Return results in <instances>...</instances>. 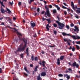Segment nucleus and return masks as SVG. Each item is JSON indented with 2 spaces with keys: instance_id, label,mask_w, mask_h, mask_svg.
<instances>
[{
  "instance_id": "f257e3e1",
  "label": "nucleus",
  "mask_w": 80,
  "mask_h": 80,
  "mask_svg": "<svg viewBox=\"0 0 80 80\" xmlns=\"http://www.w3.org/2000/svg\"><path fill=\"white\" fill-rule=\"evenodd\" d=\"M18 38L21 41H23L24 42V45H23V44H21L20 45V47L18 48V50H25V48L27 47V40L25 39V38H21L20 36H18Z\"/></svg>"
},
{
  "instance_id": "f03ea898",
  "label": "nucleus",
  "mask_w": 80,
  "mask_h": 80,
  "mask_svg": "<svg viewBox=\"0 0 80 80\" xmlns=\"http://www.w3.org/2000/svg\"><path fill=\"white\" fill-rule=\"evenodd\" d=\"M45 8H46V12L45 13L44 15H47L48 17H51V14L50 13V11H49V9L47 7V6H45Z\"/></svg>"
},
{
  "instance_id": "7ed1b4c3",
  "label": "nucleus",
  "mask_w": 80,
  "mask_h": 80,
  "mask_svg": "<svg viewBox=\"0 0 80 80\" xmlns=\"http://www.w3.org/2000/svg\"><path fill=\"white\" fill-rule=\"evenodd\" d=\"M56 22L58 24V25L59 26V28L60 29H62L63 28V27H65V24L63 23L60 22L59 21H56Z\"/></svg>"
},
{
  "instance_id": "20e7f679",
  "label": "nucleus",
  "mask_w": 80,
  "mask_h": 80,
  "mask_svg": "<svg viewBox=\"0 0 80 80\" xmlns=\"http://www.w3.org/2000/svg\"><path fill=\"white\" fill-rule=\"evenodd\" d=\"M13 30H14L15 31H14V32H15L18 35V36L19 37H22V34L21 33L19 32L18 30L16 29L15 28H13Z\"/></svg>"
},
{
  "instance_id": "39448f33",
  "label": "nucleus",
  "mask_w": 80,
  "mask_h": 80,
  "mask_svg": "<svg viewBox=\"0 0 80 80\" xmlns=\"http://www.w3.org/2000/svg\"><path fill=\"white\" fill-rule=\"evenodd\" d=\"M46 63V62H45V61H43L42 62H41V61H39V64H40V65H42V66L44 67H45V65Z\"/></svg>"
},
{
  "instance_id": "423d86ee",
  "label": "nucleus",
  "mask_w": 80,
  "mask_h": 80,
  "mask_svg": "<svg viewBox=\"0 0 80 80\" xmlns=\"http://www.w3.org/2000/svg\"><path fill=\"white\" fill-rule=\"evenodd\" d=\"M74 28H75V29H73L74 31V32H77V33H78V31H79L78 28L77 26H75Z\"/></svg>"
},
{
  "instance_id": "0eeeda50",
  "label": "nucleus",
  "mask_w": 80,
  "mask_h": 80,
  "mask_svg": "<svg viewBox=\"0 0 80 80\" xmlns=\"http://www.w3.org/2000/svg\"><path fill=\"white\" fill-rule=\"evenodd\" d=\"M37 79L38 80H42V78L40 77V74H39L37 76Z\"/></svg>"
},
{
  "instance_id": "6e6552de",
  "label": "nucleus",
  "mask_w": 80,
  "mask_h": 80,
  "mask_svg": "<svg viewBox=\"0 0 80 80\" xmlns=\"http://www.w3.org/2000/svg\"><path fill=\"white\" fill-rule=\"evenodd\" d=\"M62 35H63V36H70V34L66 33L65 32H64L62 33Z\"/></svg>"
},
{
  "instance_id": "1a4fd4ad",
  "label": "nucleus",
  "mask_w": 80,
  "mask_h": 80,
  "mask_svg": "<svg viewBox=\"0 0 80 80\" xmlns=\"http://www.w3.org/2000/svg\"><path fill=\"white\" fill-rule=\"evenodd\" d=\"M71 6L72 7L73 9L75 10V7H74V3H73V2H71Z\"/></svg>"
},
{
  "instance_id": "9d476101",
  "label": "nucleus",
  "mask_w": 80,
  "mask_h": 80,
  "mask_svg": "<svg viewBox=\"0 0 80 80\" xmlns=\"http://www.w3.org/2000/svg\"><path fill=\"white\" fill-rule=\"evenodd\" d=\"M70 37H71L72 38L74 39V40H77V38H76V36L75 35H72L71 36V35H70Z\"/></svg>"
},
{
  "instance_id": "9b49d317",
  "label": "nucleus",
  "mask_w": 80,
  "mask_h": 80,
  "mask_svg": "<svg viewBox=\"0 0 80 80\" xmlns=\"http://www.w3.org/2000/svg\"><path fill=\"white\" fill-rule=\"evenodd\" d=\"M20 48H18L17 51H16L15 52V53H17V52H23L24 51H25V50H20L21 49H19V50H18V49Z\"/></svg>"
},
{
  "instance_id": "f8f14e48",
  "label": "nucleus",
  "mask_w": 80,
  "mask_h": 80,
  "mask_svg": "<svg viewBox=\"0 0 80 80\" xmlns=\"http://www.w3.org/2000/svg\"><path fill=\"white\" fill-rule=\"evenodd\" d=\"M8 18V20H9V23H11V24H12V20H11V19H10V17H6V20H7V18Z\"/></svg>"
},
{
  "instance_id": "ddd939ff",
  "label": "nucleus",
  "mask_w": 80,
  "mask_h": 80,
  "mask_svg": "<svg viewBox=\"0 0 80 80\" xmlns=\"http://www.w3.org/2000/svg\"><path fill=\"white\" fill-rule=\"evenodd\" d=\"M1 13H5V10H4L3 8H2V7H1Z\"/></svg>"
},
{
  "instance_id": "4468645a",
  "label": "nucleus",
  "mask_w": 80,
  "mask_h": 80,
  "mask_svg": "<svg viewBox=\"0 0 80 80\" xmlns=\"http://www.w3.org/2000/svg\"><path fill=\"white\" fill-rule=\"evenodd\" d=\"M31 25L32 27H34L36 25L35 23H32L31 22Z\"/></svg>"
},
{
  "instance_id": "2eb2a0df",
  "label": "nucleus",
  "mask_w": 80,
  "mask_h": 80,
  "mask_svg": "<svg viewBox=\"0 0 80 80\" xmlns=\"http://www.w3.org/2000/svg\"><path fill=\"white\" fill-rule=\"evenodd\" d=\"M45 20L48 22V23H51V19H50V18H49V19L45 18Z\"/></svg>"
},
{
  "instance_id": "dca6fc26",
  "label": "nucleus",
  "mask_w": 80,
  "mask_h": 80,
  "mask_svg": "<svg viewBox=\"0 0 80 80\" xmlns=\"http://www.w3.org/2000/svg\"><path fill=\"white\" fill-rule=\"evenodd\" d=\"M60 59L58 58L57 62V65H59L60 64Z\"/></svg>"
},
{
  "instance_id": "f3484780",
  "label": "nucleus",
  "mask_w": 80,
  "mask_h": 80,
  "mask_svg": "<svg viewBox=\"0 0 80 80\" xmlns=\"http://www.w3.org/2000/svg\"><path fill=\"white\" fill-rule=\"evenodd\" d=\"M26 52L27 56H29V53L28 52V48H27L26 50Z\"/></svg>"
},
{
  "instance_id": "a211bd4d",
  "label": "nucleus",
  "mask_w": 80,
  "mask_h": 80,
  "mask_svg": "<svg viewBox=\"0 0 80 80\" xmlns=\"http://www.w3.org/2000/svg\"><path fill=\"white\" fill-rule=\"evenodd\" d=\"M6 10H7V11H8V13H9V14H10V13H12V12L10 11V10L9 9L7 8H6Z\"/></svg>"
},
{
  "instance_id": "6ab92c4d",
  "label": "nucleus",
  "mask_w": 80,
  "mask_h": 80,
  "mask_svg": "<svg viewBox=\"0 0 80 80\" xmlns=\"http://www.w3.org/2000/svg\"><path fill=\"white\" fill-rule=\"evenodd\" d=\"M46 75V73L45 72H42L41 73V76H42V77H44Z\"/></svg>"
},
{
  "instance_id": "aec40b11",
  "label": "nucleus",
  "mask_w": 80,
  "mask_h": 80,
  "mask_svg": "<svg viewBox=\"0 0 80 80\" xmlns=\"http://www.w3.org/2000/svg\"><path fill=\"white\" fill-rule=\"evenodd\" d=\"M49 24H48L46 26V28L47 29V30L48 31H49V28L48 27H49Z\"/></svg>"
},
{
  "instance_id": "412c9836",
  "label": "nucleus",
  "mask_w": 80,
  "mask_h": 80,
  "mask_svg": "<svg viewBox=\"0 0 80 80\" xmlns=\"http://www.w3.org/2000/svg\"><path fill=\"white\" fill-rule=\"evenodd\" d=\"M64 57H65L63 56H61V57L60 58V60H63V59H64Z\"/></svg>"
},
{
  "instance_id": "4be33fe9",
  "label": "nucleus",
  "mask_w": 80,
  "mask_h": 80,
  "mask_svg": "<svg viewBox=\"0 0 80 80\" xmlns=\"http://www.w3.org/2000/svg\"><path fill=\"white\" fill-rule=\"evenodd\" d=\"M38 68V66H36V67L34 68V71L35 72H37V71L38 70V69H37V68Z\"/></svg>"
},
{
  "instance_id": "5701e85b",
  "label": "nucleus",
  "mask_w": 80,
  "mask_h": 80,
  "mask_svg": "<svg viewBox=\"0 0 80 80\" xmlns=\"http://www.w3.org/2000/svg\"><path fill=\"white\" fill-rule=\"evenodd\" d=\"M77 64V62H74L72 64V66L73 67H76V65Z\"/></svg>"
},
{
  "instance_id": "b1692460",
  "label": "nucleus",
  "mask_w": 80,
  "mask_h": 80,
  "mask_svg": "<svg viewBox=\"0 0 80 80\" xmlns=\"http://www.w3.org/2000/svg\"><path fill=\"white\" fill-rule=\"evenodd\" d=\"M3 2H1V0H0V3L1 5L2 6H3V7H5L4 5H3Z\"/></svg>"
},
{
  "instance_id": "393cba45",
  "label": "nucleus",
  "mask_w": 80,
  "mask_h": 80,
  "mask_svg": "<svg viewBox=\"0 0 80 80\" xmlns=\"http://www.w3.org/2000/svg\"><path fill=\"white\" fill-rule=\"evenodd\" d=\"M75 46L77 50H80V46L78 45H76Z\"/></svg>"
},
{
  "instance_id": "a878e982",
  "label": "nucleus",
  "mask_w": 80,
  "mask_h": 80,
  "mask_svg": "<svg viewBox=\"0 0 80 80\" xmlns=\"http://www.w3.org/2000/svg\"><path fill=\"white\" fill-rule=\"evenodd\" d=\"M53 13H56L57 10L56 9H53L52 12Z\"/></svg>"
},
{
  "instance_id": "bb28decb",
  "label": "nucleus",
  "mask_w": 80,
  "mask_h": 80,
  "mask_svg": "<svg viewBox=\"0 0 80 80\" xmlns=\"http://www.w3.org/2000/svg\"><path fill=\"white\" fill-rule=\"evenodd\" d=\"M31 60L32 61H33L35 60L34 56H32L31 57Z\"/></svg>"
},
{
  "instance_id": "cd10ccee",
  "label": "nucleus",
  "mask_w": 80,
  "mask_h": 80,
  "mask_svg": "<svg viewBox=\"0 0 80 80\" xmlns=\"http://www.w3.org/2000/svg\"><path fill=\"white\" fill-rule=\"evenodd\" d=\"M63 40L64 41V42H68V40H67V38H64L63 39Z\"/></svg>"
},
{
  "instance_id": "c85d7f7f",
  "label": "nucleus",
  "mask_w": 80,
  "mask_h": 80,
  "mask_svg": "<svg viewBox=\"0 0 80 80\" xmlns=\"http://www.w3.org/2000/svg\"><path fill=\"white\" fill-rule=\"evenodd\" d=\"M75 48L74 47H73L72 48V52H75Z\"/></svg>"
},
{
  "instance_id": "c756f323",
  "label": "nucleus",
  "mask_w": 80,
  "mask_h": 80,
  "mask_svg": "<svg viewBox=\"0 0 80 80\" xmlns=\"http://www.w3.org/2000/svg\"><path fill=\"white\" fill-rule=\"evenodd\" d=\"M9 3L10 5H11V6H12L13 5V2L12 1V2H9Z\"/></svg>"
},
{
  "instance_id": "7c9ffc66",
  "label": "nucleus",
  "mask_w": 80,
  "mask_h": 80,
  "mask_svg": "<svg viewBox=\"0 0 80 80\" xmlns=\"http://www.w3.org/2000/svg\"><path fill=\"white\" fill-rule=\"evenodd\" d=\"M62 8H63V9H68V8L67 7H66L63 6H62Z\"/></svg>"
},
{
  "instance_id": "2f4dec72",
  "label": "nucleus",
  "mask_w": 80,
  "mask_h": 80,
  "mask_svg": "<svg viewBox=\"0 0 80 80\" xmlns=\"http://www.w3.org/2000/svg\"><path fill=\"white\" fill-rule=\"evenodd\" d=\"M76 44L80 45V41H77L76 42Z\"/></svg>"
},
{
  "instance_id": "473e14b6",
  "label": "nucleus",
  "mask_w": 80,
  "mask_h": 80,
  "mask_svg": "<svg viewBox=\"0 0 80 80\" xmlns=\"http://www.w3.org/2000/svg\"><path fill=\"white\" fill-rule=\"evenodd\" d=\"M53 25L54 27H57V24L55 23H54L53 24Z\"/></svg>"
},
{
  "instance_id": "72a5a7b5",
  "label": "nucleus",
  "mask_w": 80,
  "mask_h": 80,
  "mask_svg": "<svg viewBox=\"0 0 80 80\" xmlns=\"http://www.w3.org/2000/svg\"><path fill=\"white\" fill-rule=\"evenodd\" d=\"M35 61H38V57H36L34 59Z\"/></svg>"
},
{
  "instance_id": "f704fd0d",
  "label": "nucleus",
  "mask_w": 80,
  "mask_h": 80,
  "mask_svg": "<svg viewBox=\"0 0 80 80\" xmlns=\"http://www.w3.org/2000/svg\"><path fill=\"white\" fill-rule=\"evenodd\" d=\"M76 11L78 13H80V10H77Z\"/></svg>"
},
{
  "instance_id": "c9c22d12",
  "label": "nucleus",
  "mask_w": 80,
  "mask_h": 80,
  "mask_svg": "<svg viewBox=\"0 0 80 80\" xmlns=\"http://www.w3.org/2000/svg\"><path fill=\"white\" fill-rule=\"evenodd\" d=\"M66 27L67 29H69L70 28V26L68 25L66 26Z\"/></svg>"
},
{
  "instance_id": "e433bc0d",
  "label": "nucleus",
  "mask_w": 80,
  "mask_h": 80,
  "mask_svg": "<svg viewBox=\"0 0 80 80\" xmlns=\"http://www.w3.org/2000/svg\"><path fill=\"white\" fill-rule=\"evenodd\" d=\"M23 74L26 77H28V74H27L26 73H25V72H24Z\"/></svg>"
},
{
  "instance_id": "4c0bfd02",
  "label": "nucleus",
  "mask_w": 80,
  "mask_h": 80,
  "mask_svg": "<svg viewBox=\"0 0 80 80\" xmlns=\"http://www.w3.org/2000/svg\"><path fill=\"white\" fill-rule=\"evenodd\" d=\"M58 76L59 77H63V74H58Z\"/></svg>"
},
{
  "instance_id": "58836bf2",
  "label": "nucleus",
  "mask_w": 80,
  "mask_h": 80,
  "mask_svg": "<svg viewBox=\"0 0 80 80\" xmlns=\"http://www.w3.org/2000/svg\"><path fill=\"white\" fill-rule=\"evenodd\" d=\"M64 13L65 15H67V11H64Z\"/></svg>"
},
{
  "instance_id": "ea45409f",
  "label": "nucleus",
  "mask_w": 80,
  "mask_h": 80,
  "mask_svg": "<svg viewBox=\"0 0 80 80\" xmlns=\"http://www.w3.org/2000/svg\"><path fill=\"white\" fill-rule=\"evenodd\" d=\"M76 68H78V67H79V65H78V64H76Z\"/></svg>"
},
{
  "instance_id": "a19ab883",
  "label": "nucleus",
  "mask_w": 80,
  "mask_h": 80,
  "mask_svg": "<svg viewBox=\"0 0 80 80\" xmlns=\"http://www.w3.org/2000/svg\"><path fill=\"white\" fill-rule=\"evenodd\" d=\"M67 78L68 79V80H69L70 78V76H68Z\"/></svg>"
},
{
  "instance_id": "79ce46f5",
  "label": "nucleus",
  "mask_w": 80,
  "mask_h": 80,
  "mask_svg": "<svg viewBox=\"0 0 80 80\" xmlns=\"http://www.w3.org/2000/svg\"><path fill=\"white\" fill-rule=\"evenodd\" d=\"M18 5H19V6H20L22 5V3H21V2H20L18 3Z\"/></svg>"
},
{
  "instance_id": "37998d69",
  "label": "nucleus",
  "mask_w": 80,
  "mask_h": 80,
  "mask_svg": "<svg viewBox=\"0 0 80 80\" xmlns=\"http://www.w3.org/2000/svg\"><path fill=\"white\" fill-rule=\"evenodd\" d=\"M70 26L71 27H73V26H74V24H73V23H72L71 24Z\"/></svg>"
},
{
  "instance_id": "c03bdc74",
  "label": "nucleus",
  "mask_w": 80,
  "mask_h": 80,
  "mask_svg": "<svg viewBox=\"0 0 80 80\" xmlns=\"http://www.w3.org/2000/svg\"><path fill=\"white\" fill-rule=\"evenodd\" d=\"M26 72L27 73H28V74H30V72H29V71L28 70L26 71Z\"/></svg>"
},
{
  "instance_id": "a18cd8bd",
  "label": "nucleus",
  "mask_w": 80,
  "mask_h": 80,
  "mask_svg": "<svg viewBox=\"0 0 80 80\" xmlns=\"http://www.w3.org/2000/svg\"><path fill=\"white\" fill-rule=\"evenodd\" d=\"M63 4L64 5H65V6H66V7H67V6H68V5H67V4H66V3H65V2H63Z\"/></svg>"
},
{
  "instance_id": "49530a36",
  "label": "nucleus",
  "mask_w": 80,
  "mask_h": 80,
  "mask_svg": "<svg viewBox=\"0 0 80 80\" xmlns=\"http://www.w3.org/2000/svg\"><path fill=\"white\" fill-rule=\"evenodd\" d=\"M37 11L38 12H40V8H38L37 9Z\"/></svg>"
},
{
  "instance_id": "de8ad7c7",
  "label": "nucleus",
  "mask_w": 80,
  "mask_h": 80,
  "mask_svg": "<svg viewBox=\"0 0 80 80\" xmlns=\"http://www.w3.org/2000/svg\"><path fill=\"white\" fill-rule=\"evenodd\" d=\"M2 69L1 68H0V73H2Z\"/></svg>"
},
{
  "instance_id": "09e8293b",
  "label": "nucleus",
  "mask_w": 80,
  "mask_h": 80,
  "mask_svg": "<svg viewBox=\"0 0 80 80\" xmlns=\"http://www.w3.org/2000/svg\"><path fill=\"white\" fill-rule=\"evenodd\" d=\"M67 11H68V12H70L71 10L70 9L68 8Z\"/></svg>"
},
{
  "instance_id": "8fccbe9b",
  "label": "nucleus",
  "mask_w": 80,
  "mask_h": 80,
  "mask_svg": "<svg viewBox=\"0 0 80 80\" xmlns=\"http://www.w3.org/2000/svg\"><path fill=\"white\" fill-rule=\"evenodd\" d=\"M20 56L22 58H23V54H22L20 55Z\"/></svg>"
},
{
  "instance_id": "3c124183",
  "label": "nucleus",
  "mask_w": 80,
  "mask_h": 80,
  "mask_svg": "<svg viewBox=\"0 0 80 80\" xmlns=\"http://www.w3.org/2000/svg\"><path fill=\"white\" fill-rule=\"evenodd\" d=\"M68 76V74H64V77H67Z\"/></svg>"
},
{
  "instance_id": "603ef678",
  "label": "nucleus",
  "mask_w": 80,
  "mask_h": 80,
  "mask_svg": "<svg viewBox=\"0 0 80 80\" xmlns=\"http://www.w3.org/2000/svg\"><path fill=\"white\" fill-rule=\"evenodd\" d=\"M75 17L76 18H77L78 19V18H79L78 17V16H77V15L75 16Z\"/></svg>"
},
{
  "instance_id": "864d4df0",
  "label": "nucleus",
  "mask_w": 80,
  "mask_h": 80,
  "mask_svg": "<svg viewBox=\"0 0 80 80\" xmlns=\"http://www.w3.org/2000/svg\"><path fill=\"white\" fill-rule=\"evenodd\" d=\"M54 33L55 35H57V31H54Z\"/></svg>"
},
{
  "instance_id": "5fc2aeb1",
  "label": "nucleus",
  "mask_w": 80,
  "mask_h": 80,
  "mask_svg": "<svg viewBox=\"0 0 80 80\" xmlns=\"http://www.w3.org/2000/svg\"><path fill=\"white\" fill-rule=\"evenodd\" d=\"M42 21H45V18H44L43 17L42 18Z\"/></svg>"
},
{
  "instance_id": "6e6d98bb",
  "label": "nucleus",
  "mask_w": 80,
  "mask_h": 80,
  "mask_svg": "<svg viewBox=\"0 0 80 80\" xmlns=\"http://www.w3.org/2000/svg\"><path fill=\"white\" fill-rule=\"evenodd\" d=\"M30 66L31 67H33V64H30Z\"/></svg>"
},
{
  "instance_id": "4d7b16f0",
  "label": "nucleus",
  "mask_w": 80,
  "mask_h": 80,
  "mask_svg": "<svg viewBox=\"0 0 80 80\" xmlns=\"http://www.w3.org/2000/svg\"><path fill=\"white\" fill-rule=\"evenodd\" d=\"M43 69L44 70V71H46V70H47V68H43Z\"/></svg>"
},
{
  "instance_id": "13d9d810",
  "label": "nucleus",
  "mask_w": 80,
  "mask_h": 80,
  "mask_svg": "<svg viewBox=\"0 0 80 80\" xmlns=\"http://www.w3.org/2000/svg\"><path fill=\"white\" fill-rule=\"evenodd\" d=\"M58 10H60V8L58 7L57 8Z\"/></svg>"
},
{
  "instance_id": "bf43d9fd",
  "label": "nucleus",
  "mask_w": 80,
  "mask_h": 80,
  "mask_svg": "<svg viewBox=\"0 0 80 80\" xmlns=\"http://www.w3.org/2000/svg\"><path fill=\"white\" fill-rule=\"evenodd\" d=\"M67 42L68 43V45H71L70 42H69L68 41V42Z\"/></svg>"
},
{
  "instance_id": "052dcab7",
  "label": "nucleus",
  "mask_w": 80,
  "mask_h": 80,
  "mask_svg": "<svg viewBox=\"0 0 80 80\" xmlns=\"http://www.w3.org/2000/svg\"><path fill=\"white\" fill-rule=\"evenodd\" d=\"M24 69L25 71H26V70H27V67H25V68H24Z\"/></svg>"
},
{
  "instance_id": "680f3d73",
  "label": "nucleus",
  "mask_w": 80,
  "mask_h": 80,
  "mask_svg": "<svg viewBox=\"0 0 80 80\" xmlns=\"http://www.w3.org/2000/svg\"><path fill=\"white\" fill-rule=\"evenodd\" d=\"M77 38V39H80V37L78 36V37Z\"/></svg>"
},
{
  "instance_id": "e2e57ef3",
  "label": "nucleus",
  "mask_w": 80,
  "mask_h": 80,
  "mask_svg": "<svg viewBox=\"0 0 80 80\" xmlns=\"http://www.w3.org/2000/svg\"><path fill=\"white\" fill-rule=\"evenodd\" d=\"M50 47H51V48H52V47H55V46H51V45H49V46Z\"/></svg>"
},
{
  "instance_id": "0e129e2a",
  "label": "nucleus",
  "mask_w": 80,
  "mask_h": 80,
  "mask_svg": "<svg viewBox=\"0 0 80 80\" xmlns=\"http://www.w3.org/2000/svg\"><path fill=\"white\" fill-rule=\"evenodd\" d=\"M72 46H70V48H68L69 50H71V49H72Z\"/></svg>"
},
{
  "instance_id": "69168bd1",
  "label": "nucleus",
  "mask_w": 80,
  "mask_h": 80,
  "mask_svg": "<svg viewBox=\"0 0 80 80\" xmlns=\"http://www.w3.org/2000/svg\"><path fill=\"white\" fill-rule=\"evenodd\" d=\"M16 19H17L16 18H15V17H13V20H16Z\"/></svg>"
},
{
  "instance_id": "338daca9",
  "label": "nucleus",
  "mask_w": 80,
  "mask_h": 80,
  "mask_svg": "<svg viewBox=\"0 0 80 80\" xmlns=\"http://www.w3.org/2000/svg\"><path fill=\"white\" fill-rule=\"evenodd\" d=\"M49 8H52V5H50Z\"/></svg>"
},
{
  "instance_id": "774afa93",
  "label": "nucleus",
  "mask_w": 80,
  "mask_h": 80,
  "mask_svg": "<svg viewBox=\"0 0 80 80\" xmlns=\"http://www.w3.org/2000/svg\"><path fill=\"white\" fill-rule=\"evenodd\" d=\"M68 70H69V71H72V69L71 68H68Z\"/></svg>"
}]
</instances>
